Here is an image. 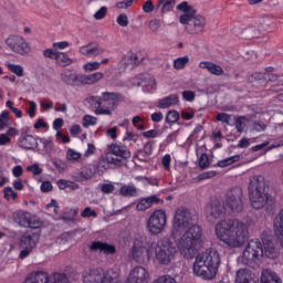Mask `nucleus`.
Listing matches in <instances>:
<instances>
[{
  "mask_svg": "<svg viewBox=\"0 0 283 283\" xmlns=\"http://www.w3.org/2000/svg\"><path fill=\"white\" fill-rule=\"evenodd\" d=\"M61 78L65 85H71L72 87H77L81 85V74H76L73 71H62Z\"/></svg>",
  "mask_w": 283,
  "mask_h": 283,
  "instance_id": "412c9836",
  "label": "nucleus"
},
{
  "mask_svg": "<svg viewBox=\"0 0 283 283\" xmlns=\"http://www.w3.org/2000/svg\"><path fill=\"white\" fill-rule=\"evenodd\" d=\"M157 6L161 7L163 12H171L176 6V0H158Z\"/></svg>",
  "mask_w": 283,
  "mask_h": 283,
  "instance_id": "e433bc0d",
  "label": "nucleus"
},
{
  "mask_svg": "<svg viewBox=\"0 0 283 283\" xmlns=\"http://www.w3.org/2000/svg\"><path fill=\"white\" fill-rule=\"evenodd\" d=\"M64 125H65V122L63 120V118L59 117V118H55V119L53 120L52 127H53V129H54L55 132H60L61 128H62Z\"/></svg>",
  "mask_w": 283,
  "mask_h": 283,
  "instance_id": "69168bd1",
  "label": "nucleus"
},
{
  "mask_svg": "<svg viewBox=\"0 0 283 283\" xmlns=\"http://www.w3.org/2000/svg\"><path fill=\"white\" fill-rule=\"evenodd\" d=\"M91 251H99L101 253H104L105 255H114L116 253V247L109 245L105 242L95 241L90 247Z\"/></svg>",
  "mask_w": 283,
  "mask_h": 283,
  "instance_id": "393cba45",
  "label": "nucleus"
},
{
  "mask_svg": "<svg viewBox=\"0 0 283 283\" xmlns=\"http://www.w3.org/2000/svg\"><path fill=\"white\" fill-rule=\"evenodd\" d=\"M154 255V243H149L147 237L139 235L134 240L129 251V258L137 264H147Z\"/></svg>",
  "mask_w": 283,
  "mask_h": 283,
  "instance_id": "423d86ee",
  "label": "nucleus"
},
{
  "mask_svg": "<svg viewBox=\"0 0 283 283\" xmlns=\"http://www.w3.org/2000/svg\"><path fill=\"white\" fill-rule=\"evenodd\" d=\"M143 78L144 74H138L134 77H130L128 82L133 87H140L143 85Z\"/></svg>",
  "mask_w": 283,
  "mask_h": 283,
  "instance_id": "a18cd8bd",
  "label": "nucleus"
},
{
  "mask_svg": "<svg viewBox=\"0 0 283 283\" xmlns=\"http://www.w3.org/2000/svg\"><path fill=\"white\" fill-rule=\"evenodd\" d=\"M40 189L43 193H50L54 189V186H52L51 181H43Z\"/></svg>",
  "mask_w": 283,
  "mask_h": 283,
  "instance_id": "680f3d73",
  "label": "nucleus"
},
{
  "mask_svg": "<svg viewBox=\"0 0 283 283\" xmlns=\"http://www.w3.org/2000/svg\"><path fill=\"white\" fill-rule=\"evenodd\" d=\"M127 158H132L129 148L122 143H113L109 146V151L102 158L101 165L106 163V165H116L117 167H120L123 161L127 160Z\"/></svg>",
  "mask_w": 283,
  "mask_h": 283,
  "instance_id": "9d476101",
  "label": "nucleus"
},
{
  "mask_svg": "<svg viewBox=\"0 0 283 283\" xmlns=\"http://www.w3.org/2000/svg\"><path fill=\"white\" fill-rule=\"evenodd\" d=\"M263 255L270 258V260H275L280 255V251L275 247V243L271 242V239H263Z\"/></svg>",
  "mask_w": 283,
  "mask_h": 283,
  "instance_id": "a878e982",
  "label": "nucleus"
},
{
  "mask_svg": "<svg viewBox=\"0 0 283 283\" xmlns=\"http://www.w3.org/2000/svg\"><path fill=\"white\" fill-rule=\"evenodd\" d=\"M3 193L6 200H17V198H19V193L14 191L12 187H6Z\"/></svg>",
  "mask_w": 283,
  "mask_h": 283,
  "instance_id": "a19ab883",
  "label": "nucleus"
},
{
  "mask_svg": "<svg viewBox=\"0 0 283 283\" xmlns=\"http://www.w3.org/2000/svg\"><path fill=\"white\" fill-rule=\"evenodd\" d=\"M132 125L135 126V128L138 129L139 132H144V129H145V117L140 116V115H137V116L133 117Z\"/></svg>",
  "mask_w": 283,
  "mask_h": 283,
  "instance_id": "4c0bfd02",
  "label": "nucleus"
},
{
  "mask_svg": "<svg viewBox=\"0 0 283 283\" xmlns=\"http://www.w3.org/2000/svg\"><path fill=\"white\" fill-rule=\"evenodd\" d=\"M82 154L70 148L67 151H66V160L71 161V163H76L78 160H81L82 158Z\"/></svg>",
  "mask_w": 283,
  "mask_h": 283,
  "instance_id": "58836bf2",
  "label": "nucleus"
},
{
  "mask_svg": "<svg viewBox=\"0 0 283 283\" xmlns=\"http://www.w3.org/2000/svg\"><path fill=\"white\" fill-rule=\"evenodd\" d=\"M167 229V212L163 209H157L146 220V231L150 235H160Z\"/></svg>",
  "mask_w": 283,
  "mask_h": 283,
  "instance_id": "9b49d317",
  "label": "nucleus"
},
{
  "mask_svg": "<svg viewBox=\"0 0 283 283\" xmlns=\"http://www.w3.org/2000/svg\"><path fill=\"white\" fill-rule=\"evenodd\" d=\"M177 10L184 12L180 17V23L186 25L188 34H200L207 28V18L196 14V9L189 6L187 1L178 4Z\"/></svg>",
  "mask_w": 283,
  "mask_h": 283,
  "instance_id": "20e7f679",
  "label": "nucleus"
},
{
  "mask_svg": "<svg viewBox=\"0 0 283 283\" xmlns=\"http://www.w3.org/2000/svg\"><path fill=\"white\" fill-rule=\"evenodd\" d=\"M235 283H253V274L250 270L241 269L237 271Z\"/></svg>",
  "mask_w": 283,
  "mask_h": 283,
  "instance_id": "473e14b6",
  "label": "nucleus"
},
{
  "mask_svg": "<svg viewBox=\"0 0 283 283\" xmlns=\"http://www.w3.org/2000/svg\"><path fill=\"white\" fill-rule=\"evenodd\" d=\"M118 277V270L114 269L103 272L101 268H91L82 273L83 283H114Z\"/></svg>",
  "mask_w": 283,
  "mask_h": 283,
  "instance_id": "6e6552de",
  "label": "nucleus"
},
{
  "mask_svg": "<svg viewBox=\"0 0 283 283\" xmlns=\"http://www.w3.org/2000/svg\"><path fill=\"white\" fill-rule=\"evenodd\" d=\"M238 160H240V156L239 155H234L232 157L222 159L220 161H218V167H229V165H233V163H238Z\"/></svg>",
  "mask_w": 283,
  "mask_h": 283,
  "instance_id": "ea45409f",
  "label": "nucleus"
},
{
  "mask_svg": "<svg viewBox=\"0 0 283 283\" xmlns=\"http://www.w3.org/2000/svg\"><path fill=\"white\" fill-rule=\"evenodd\" d=\"M19 136V129L14 127H9L6 133L0 134V146L10 145L12 138Z\"/></svg>",
  "mask_w": 283,
  "mask_h": 283,
  "instance_id": "c756f323",
  "label": "nucleus"
},
{
  "mask_svg": "<svg viewBox=\"0 0 283 283\" xmlns=\"http://www.w3.org/2000/svg\"><path fill=\"white\" fill-rule=\"evenodd\" d=\"M153 283H178L174 276L169 274H165L159 276L157 280H155Z\"/></svg>",
  "mask_w": 283,
  "mask_h": 283,
  "instance_id": "de8ad7c7",
  "label": "nucleus"
},
{
  "mask_svg": "<svg viewBox=\"0 0 283 283\" xmlns=\"http://www.w3.org/2000/svg\"><path fill=\"white\" fill-rule=\"evenodd\" d=\"M180 113L178 111H169L166 115V123H178Z\"/></svg>",
  "mask_w": 283,
  "mask_h": 283,
  "instance_id": "79ce46f5",
  "label": "nucleus"
},
{
  "mask_svg": "<svg viewBox=\"0 0 283 283\" xmlns=\"http://www.w3.org/2000/svg\"><path fill=\"white\" fill-rule=\"evenodd\" d=\"M248 125H249V118L244 116H237L234 118V127L239 134H242V132L247 129Z\"/></svg>",
  "mask_w": 283,
  "mask_h": 283,
  "instance_id": "f704fd0d",
  "label": "nucleus"
},
{
  "mask_svg": "<svg viewBox=\"0 0 283 283\" xmlns=\"http://www.w3.org/2000/svg\"><path fill=\"white\" fill-rule=\"evenodd\" d=\"M171 227L174 238H178L180 233L187 231L190 227H198V224L193 223V218L191 217L189 209L179 207L174 213Z\"/></svg>",
  "mask_w": 283,
  "mask_h": 283,
  "instance_id": "1a4fd4ad",
  "label": "nucleus"
},
{
  "mask_svg": "<svg viewBox=\"0 0 283 283\" xmlns=\"http://www.w3.org/2000/svg\"><path fill=\"white\" fill-rule=\"evenodd\" d=\"M206 213L214 220H218V218H222V216H224V205L214 200L206 207Z\"/></svg>",
  "mask_w": 283,
  "mask_h": 283,
  "instance_id": "aec40b11",
  "label": "nucleus"
},
{
  "mask_svg": "<svg viewBox=\"0 0 283 283\" xmlns=\"http://www.w3.org/2000/svg\"><path fill=\"white\" fill-rule=\"evenodd\" d=\"M119 196H124L125 198H134L138 196V188L136 186L130 185V186H122L119 188Z\"/></svg>",
  "mask_w": 283,
  "mask_h": 283,
  "instance_id": "72a5a7b5",
  "label": "nucleus"
},
{
  "mask_svg": "<svg viewBox=\"0 0 283 283\" xmlns=\"http://www.w3.org/2000/svg\"><path fill=\"white\" fill-rule=\"evenodd\" d=\"M43 56L55 61L57 65H62L63 67H65V65H72L73 63V60L66 52L52 51V49H45L43 51Z\"/></svg>",
  "mask_w": 283,
  "mask_h": 283,
  "instance_id": "dca6fc26",
  "label": "nucleus"
},
{
  "mask_svg": "<svg viewBox=\"0 0 283 283\" xmlns=\"http://www.w3.org/2000/svg\"><path fill=\"white\" fill-rule=\"evenodd\" d=\"M202 238V228L200 226H192L187 230H184L181 238L179 239L177 247L186 260H193L192 273L195 277L200 280H213L218 275V269H220V252L216 249H207L198 254V247Z\"/></svg>",
  "mask_w": 283,
  "mask_h": 283,
  "instance_id": "f257e3e1",
  "label": "nucleus"
},
{
  "mask_svg": "<svg viewBox=\"0 0 283 283\" xmlns=\"http://www.w3.org/2000/svg\"><path fill=\"white\" fill-rule=\"evenodd\" d=\"M83 70H85V72H94L96 70H101V63H98V62H88V63L83 65Z\"/></svg>",
  "mask_w": 283,
  "mask_h": 283,
  "instance_id": "09e8293b",
  "label": "nucleus"
},
{
  "mask_svg": "<svg viewBox=\"0 0 283 283\" xmlns=\"http://www.w3.org/2000/svg\"><path fill=\"white\" fill-rule=\"evenodd\" d=\"M41 237L39 235V233L35 232H25L20 241V248L21 249H31L33 251V249L36 248V244H39V239Z\"/></svg>",
  "mask_w": 283,
  "mask_h": 283,
  "instance_id": "6ab92c4d",
  "label": "nucleus"
},
{
  "mask_svg": "<svg viewBox=\"0 0 283 283\" xmlns=\"http://www.w3.org/2000/svg\"><path fill=\"white\" fill-rule=\"evenodd\" d=\"M143 11L149 14V12H154V2L151 0H147L143 6Z\"/></svg>",
  "mask_w": 283,
  "mask_h": 283,
  "instance_id": "774afa93",
  "label": "nucleus"
},
{
  "mask_svg": "<svg viewBox=\"0 0 283 283\" xmlns=\"http://www.w3.org/2000/svg\"><path fill=\"white\" fill-rule=\"evenodd\" d=\"M116 21L120 25V28H127V25H129V18L125 13L119 14Z\"/></svg>",
  "mask_w": 283,
  "mask_h": 283,
  "instance_id": "6e6d98bb",
  "label": "nucleus"
},
{
  "mask_svg": "<svg viewBox=\"0 0 283 283\" xmlns=\"http://www.w3.org/2000/svg\"><path fill=\"white\" fill-rule=\"evenodd\" d=\"M153 253H155V258L159 264L169 266L176 260L178 248H176V243L171 242V240L163 238L154 245Z\"/></svg>",
  "mask_w": 283,
  "mask_h": 283,
  "instance_id": "0eeeda50",
  "label": "nucleus"
},
{
  "mask_svg": "<svg viewBox=\"0 0 283 283\" xmlns=\"http://www.w3.org/2000/svg\"><path fill=\"white\" fill-rule=\"evenodd\" d=\"M105 17H107V8H106V7H102V8L94 14V19H96L97 21H101V19H105Z\"/></svg>",
  "mask_w": 283,
  "mask_h": 283,
  "instance_id": "e2e57ef3",
  "label": "nucleus"
},
{
  "mask_svg": "<svg viewBox=\"0 0 283 283\" xmlns=\"http://www.w3.org/2000/svg\"><path fill=\"white\" fill-rule=\"evenodd\" d=\"M149 271L140 265L132 269L127 277L128 283H149Z\"/></svg>",
  "mask_w": 283,
  "mask_h": 283,
  "instance_id": "f3484780",
  "label": "nucleus"
},
{
  "mask_svg": "<svg viewBox=\"0 0 283 283\" xmlns=\"http://www.w3.org/2000/svg\"><path fill=\"white\" fill-rule=\"evenodd\" d=\"M120 65L124 66V70H127V67H138L140 65V62L138 61V54L128 51L122 59Z\"/></svg>",
  "mask_w": 283,
  "mask_h": 283,
  "instance_id": "bb28decb",
  "label": "nucleus"
},
{
  "mask_svg": "<svg viewBox=\"0 0 283 283\" xmlns=\"http://www.w3.org/2000/svg\"><path fill=\"white\" fill-rule=\"evenodd\" d=\"M97 118L92 115H85L83 117V127H90V125H96Z\"/></svg>",
  "mask_w": 283,
  "mask_h": 283,
  "instance_id": "5fc2aeb1",
  "label": "nucleus"
},
{
  "mask_svg": "<svg viewBox=\"0 0 283 283\" xmlns=\"http://www.w3.org/2000/svg\"><path fill=\"white\" fill-rule=\"evenodd\" d=\"M263 256L264 248L262 245V242L260 241V239H252L248 242L243 250L241 262L243 264H253L255 262H260Z\"/></svg>",
  "mask_w": 283,
  "mask_h": 283,
  "instance_id": "f8f14e48",
  "label": "nucleus"
},
{
  "mask_svg": "<svg viewBox=\"0 0 283 283\" xmlns=\"http://www.w3.org/2000/svg\"><path fill=\"white\" fill-rule=\"evenodd\" d=\"M70 48V42L67 41H61V42H54L52 44V52H59V50H67Z\"/></svg>",
  "mask_w": 283,
  "mask_h": 283,
  "instance_id": "37998d69",
  "label": "nucleus"
},
{
  "mask_svg": "<svg viewBox=\"0 0 283 283\" xmlns=\"http://www.w3.org/2000/svg\"><path fill=\"white\" fill-rule=\"evenodd\" d=\"M36 138L30 135V127L25 126L20 130L19 147L21 149H34L36 147Z\"/></svg>",
  "mask_w": 283,
  "mask_h": 283,
  "instance_id": "a211bd4d",
  "label": "nucleus"
},
{
  "mask_svg": "<svg viewBox=\"0 0 283 283\" xmlns=\"http://www.w3.org/2000/svg\"><path fill=\"white\" fill-rule=\"evenodd\" d=\"M29 111H28V115L30 116V118H34V116H36V103L33 101H29Z\"/></svg>",
  "mask_w": 283,
  "mask_h": 283,
  "instance_id": "052dcab7",
  "label": "nucleus"
},
{
  "mask_svg": "<svg viewBox=\"0 0 283 283\" xmlns=\"http://www.w3.org/2000/svg\"><path fill=\"white\" fill-rule=\"evenodd\" d=\"M27 171H30L33 176H41L43 168H40L39 164H33L27 167Z\"/></svg>",
  "mask_w": 283,
  "mask_h": 283,
  "instance_id": "864d4df0",
  "label": "nucleus"
},
{
  "mask_svg": "<svg viewBox=\"0 0 283 283\" xmlns=\"http://www.w3.org/2000/svg\"><path fill=\"white\" fill-rule=\"evenodd\" d=\"M261 283H282V279L271 270H263L261 274Z\"/></svg>",
  "mask_w": 283,
  "mask_h": 283,
  "instance_id": "2f4dec72",
  "label": "nucleus"
},
{
  "mask_svg": "<svg viewBox=\"0 0 283 283\" xmlns=\"http://www.w3.org/2000/svg\"><path fill=\"white\" fill-rule=\"evenodd\" d=\"M7 67L10 72L15 74V76H23V66L19 64H8Z\"/></svg>",
  "mask_w": 283,
  "mask_h": 283,
  "instance_id": "c03bdc74",
  "label": "nucleus"
},
{
  "mask_svg": "<svg viewBox=\"0 0 283 283\" xmlns=\"http://www.w3.org/2000/svg\"><path fill=\"white\" fill-rule=\"evenodd\" d=\"M105 74L103 72H95L93 74H80V85H96V83H101Z\"/></svg>",
  "mask_w": 283,
  "mask_h": 283,
  "instance_id": "5701e85b",
  "label": "nucleus"
},
{
  "mask_svg": "<svg viewBox=\"0 0 283 283\" xmlns=\"http://www.w3.org/2000/svg\"><path fill=\"white\" fill-rule=\"evenodd\" d=\"M123 101V94L116 92H103L101 96L85 98V103L95 109L96 116H112V112L116 111Z\"/></svg>",
  "mask_w": 283,
  "mask_h": 283,
  "instance_id": "7ed1b4c3",
  "label": "nucleus"
},
{
  "mask_svg": "<svg viewBox=\"0 0 283 283\" xmlns=\"http://www.w3.org/2000/svg\"><path fill=\"white\" fill-rule=\"evenodd\" d=\"M199 67L200 70H208V72H210V74H213L214 76H222V74H224V70H222V66L213 62L202 61L199 63Z\"/></svg>",
  "mask_w": 283,
  "mask_h": 283,
  "instance_id": "cd10ccee",
  "label": "nucleus"
},
{
  "mask_svg": "<svg viewBox=\"0 0 283 283\" xmlns=\"http://www.w3.org/2000/svg\"><path fill=\"white\" fill-rule=\"evenodd\" d=\"M148 28L151 32H158V30H160V20L158 19L151 20L149 22Z\"/></svg>",
  "mask_w": 283,
  "mask_h": 283,
  "instance_id": "338daca9",
  "label": "nucleus"
},
{
  "mask_svg": "<svg viewBox=\"0 0 283 283\" xmlns=\"http://www.w3.org/2000/svg\"><path fill=\"white\" fill-rule=\"evenodd\" d=\"M82 218H98V213L95 212V210H92L90 207H86L81 212Z\"/></svg>",
  "mask_w": 283,
  "mask_h": 283,
  "instance_id": "4d7b16f0",
  "label": "nucleus"
},
{
  "mask_svg": "<svg viewBox=\"0 0 283 283\" xmlns=\"http://www.w3.org/2000/svg\"><path fill=\"white\" fill-rule=\"evenodd\" d=\"M181 96L184 101H188L189 103L196 101V93H193V91H184Z\"/></svg>",
  "mask_w": 283,
  "mask_h": 283,
  "instance_id": "bf43d9fd",
  "label": "nucleus"
},
{
  "mask_svg": "<svg viewBox=\"0 0 283 283\" xmlns=\"http://www.w3.org/2000/svg\"><path fill=\"white\" fill-rule=\"evenodd\" d=\"M178 103H180L178 95L172 94L159 99L157 107H159V109H168V107H175Z\"/></svg>",
  "mask_w": 283,
  "mask_h": 283,
  "instance_id": "c85d7f7f",
  "label": "nucleus"
},
{
  "mask_svg": "<svg viewBox=\"0 0 283 283\" xmlns=\"http://www.w3.org/2000/svg\"><path fill=\"white\" fill-rule=\"evenodd\" d=\"M216 119L219 120L220 123H226V125H229V123L231 122V115L227 113H219L217 114Z\"/></svg>",
  "mask_w": 283,
  "mask_h": 283,
  "instance_id": "13d9d810",
  "label": "nucleus"
},
{
  "mask_svg": "<svg viewBox=\"0 0 283 283\" xmlns=\"http://www.w3.org/2000/svg\"><path fill=\"white\" fill-rule=\"evenodd\" d=\"M251 222H244L240 219H223L216 223L214 235L220 240L228 249H242L251 233Z\"/></svg>",
  "mask_w": 283,
  "mask_h": 283,
  "instance_id": "f03ea898",
  "label": "nucleus"
},
{
  "mask_svg": "<svg viewBox=\"0 0 283 283\" xmlns=\"http://www.w3.org/2000/svg\"><path fill=\"white\" fill-rule=\"evenodd\" d=\"M190 61H191V59L189 57V55H184V56L175 59L174 60V70H185V67H187V65H189Z\"/></svg>",
  "mask_w": 283,
  "mask_h": 283,
  "instance_id": "c9c22d12",
  "label": "nucleus"
},
{
  "mask_svg": "<svg viewBox=\"0 0 283 283\" xmlns=\"http://www.w3.org/2000/svg\"><path fill=\"white\" fill-rule=\"evenodd\" d=\"M142 87L144 92H154L156 90V77L145 73L142 80Z\"/></svg>",
  "mask_w": 283,
  "mask_h": 283,
  "instance_id": "7c9ffc66",
  "label": "nucleus"
},
{
  "mask_svg": "<svg viewBox=\"0 0 283 283\" xmlns=\"http://www.w3.org/2000/svg\"><path fill=\"white\" fill-rule=\"evenodd\" d=\"M6 45L14 52V54H20L21 56H25V54H30V44L23 39L21 35H10L6 40Z\"/></svg>",
  "mask_w": 283,
  "mask_h": 283,
  "instance_id": "2eb2a0df",
  "label": "nucleus"
},
{
  "mask_svg": "<svg viewBox=\"0 0 283 283\" xmlns=\"http://www.w3.org/2000/svg\"><path fill=\"white\" fill-rule=\"evenodd\" d=\"M242 197V188L235 187L230 189L226 196V207H228L232 213L242 212V209H244Z\"/></svg>",
  "mask_w": 283,
  "mask_h": 283,
  "instance_id": "ddd939ff",
  "label": "nucleus"
},
{
  "mask_svg": "<svg viewBox=\"0 0 283 283\" xmlns=\"http://www.w3.org/2000/svg\"><path fill=\"white\" fill-rule=\"evenodd\" d=\"M211 163L209 161V156L207 154H201L199 157V167L201 169H209Z\"/></svg>",
  "mask_w": 283,
  "mask_h": 283,
  "instance_id": "49530a36",
  "label": "nucleus"
},
{
  "mask_svg": "<svg viewBox=\"0 0 283 283\" xmlns=\"http://www.w3.org/2000/svg\"><path fill=\"white\" fill-rule=\"evenodd\" d=\"M266 184L263 176H253L248 186L250 202L253 209H262L269 202V193L265 191Z\"/></svg>",
  "mask_w": 283,
  "mask_h": 283,
  "instance_id": "39448f33",
  "label": "nucleus"
},
{
  "mask_svg": "<svg viewBox=\"0 0 283 283\" xmlns=\"http://www.w3.org/2000/svg\"><path fill=\"white\" fill-rule=\"evenodd\" d=\"M160 198L158 196L153 195L150 197L142 198L137 201L136 209L138 211H147V209H151L154 205H159Z\"/></svg>",
  "mask_w": 283,
  "mask_h": 283,
  "instance_id": "4be33fe9",
  "label": "nucleus"
},
{
  "mask_svg": "<svg viewBox=\"0 0 283 283\" xmlns=\"http://www.w3.org/2000/svg\"><path fill=\"white\" fill-rule=\"evenodd\" d=\"M13 220L20 227H29L30 229H40L42 224L39 217L21 210L13 213Z\"/></svg>",
  "mask_w": 283,
  "mask_h": 283,
  "instance_id": "4468645a",
  "label": "nucleus"
},
{
  "mask_svg": "<svg viewBox=\"0 0 283 283\" xmlns=\"http://www.w3.org/2000/svg\"><path fill=\"white\" fill-rule=\"evenodd\" d=\"M134 0H122L116 2L115 8L118 10H127V8H132Z\"/></svg>",
  "mask_w": 283,
  "mask_h": 283,
  "instance_id": "3c124183",
  "label": "nucleus"
},
{
  "mask_svg": "<svg viewBox=\"0 0 283 283\" xmlns=\"http://www.w3.org/2000/svg\"><path fill=\"white\" fill-rule=\"evenodd\" d=\"M34 129H48L50 127V125H48V123L45 122V119L40 118L35 122V124L33 125Z\"/></svg>",
  "mask_w": 283,
  "mask_h": 283,
  "instance_id": "0e129e2a",
  "label": "nucleus"
},
{
  "mask_svg": "<svg viewBox=\"0 0 283 283\" xmlns=\"http://www.w3.org/2000/svg\"><path fill=\"white\" fill-rule=\"evenodd\" d=\"M165 171H171V155L166 154L161 159Z\"/></svg>",
  "mask_w": 283,
  "mask_h": 283,
  "instance_id": "8fccbe9b",
  "label": "nucleus"
},
{
  "mask_svg": "<svg viewBox=\"0 0 283 283\" xmlns=\"http://www.w3.org/2000/svg\"><path fill=\"white\" fill-rule=\"evenodd\" d=\"M99 189L102 193H114L116 187L114 186V184H102L99 185Z\"/></svg>",
  "mask_w": 283,
  "mask_h": 283,
  "instance_id": "603ef678",
  "label": "nucleus"
},
{
  "mask_svg": "<svg viewBox=\"0 0 283 283\" xmlns=\"http://www.w3.org/2000/svg\"><path fill=\"white\" fill-rule=\"evenodd\" d=\"M78 52L83 56H99V54H103L105 52V48L94 44H87L80 46Z\"/></svg>",
  "mask_w": 283,
  "mask_h": 283,
  "instance_id": "b1692460",
  "label": "nucleus"
}]
</instances>
